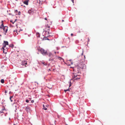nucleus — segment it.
Returning <instances> with one entry per match:
<instances>
[{
  "label": "nucleus",
  "instance_id": "f257e3e1",
  "mask_svg": "<svg viewBox=\"0 0 125 125\" xmlns=\"http://www.w3.org/2000/svg\"><path fill=\"white\" fill-rule=\"evenodd\" d=\"M49 56L50 58L49 59V60L51 62L54 61V62H56L57 61V59H59L62 61H63V59L62 58L58 57L56 55H53L51 53H50L49 54Z\"/></svg>",
  "mask_w": 125,
  "mask_h": 125
},
{
  "label": "nucleus",
  "instance_id": "f03ea898",
  "mask_svg": "<svg viewBox=\"0 0 125 125\" xmlns=\"http://www.w3.org/2000/svg\"><path fill=\"white\" fill-rule=\"evenodd\" d=\"M83 56L84 58L82 60V61H81L80 62L78 65L79 67L81 68L82 69H85L86 68V65L84 63V61L85 59V56L84 55Z\"/></svg>",
  "mask_w": 125,
  "mask_h": 125
},
{
  "label": "nucleus",
  "instance_id": "7ed1b4c3",
  "mask_svg": "<svg viewBox=\"0 0 125 125\" xmlns=\"http://www.w3.org/2000/svg\"><path fill=\"white\" fill-rule=\"evenodd\" d=\"M8 42L7 41H4V43L3 44V47L2 48L3 49V52L5 53H6L7 50V48L6 47V45H8Z\"/></svg>",
  "mask_w": 125,
  "mask_h": 125
},
{
  "label": "nucleus",
  "instance_id": "20e7f679",
  "mask_svg": "<svg viewBox=\"0 0 125 125\" xmlns=\"http://www.w3.org/2000/svg\"><path fill=\"white\" fill-rule=\"evenodd\" d=\"M39 51L43 55H49V54L50 53L47 54V51L45 50L44 49H41L39 50Z\"/></svg>",
  "mask_w": 125,
  "mask_h": 125
},
{
  "label": "nucleus",
  "instance_id": "39448f33",
  "mask_svg": "<svg viewBox=\"0 0 125 125\" xmlns=\"http://www.w3.org/2000/svg\"><path fill=\"white\" fill-rule=\"evenodd\" d=\"M50 26H48L47 25L46 26V27L44 29V32L45 31L46 32H47V34H49V31L50 30Z\"/></svg>",
  "mask_w": 125,
  "mask_h": 125
},
{
  "label": "nucleus",
  "instance_id": "423d86ee",
  "mask_svg": "<svg viewBox=\"0 0 125 125\" xmlns=\"http://www.w3.org/2000/svg\"><path fill=\"white\" fill-rule=\"evenodd\" d=\"M2 29H3V31L5 32V33L7 32L8 30V27L7 26H3Z\"/></svg>",
  "mask_w": 125,
  "mask_h": 125
},
{
  "label": "nucleus",
  "instance_id": "0eeeda50",
  "mask_svg": "<svg viewBox=\"0 0 125 125\" xmlns=\"http://www.w3.org/2000/svg\"><path fill=\"white\" fill-rule=\"evenodd\" d=\"M25 110L27 112H28L30 111L31 110V108L29 106H27L25 109Z\"/></svg>",
  "mask_w": 125,
  "mask_h": 125
},
{
  "label": "nucleus",
  "instance_id": "6e6552de",
  "mask_svg": "<svg viewBox=\"0 0 125 125\" xmlns=\"http://www.w3.org/2000/svg\"><path fill=\"white\" fill-rule=\"evenodd\" d=\"M28 13L30 14H32L33 13V10L32 9H30L28 11Z\"/></svg>",
  "mask_w": 125,
  "mask_h": 125
},
{
  "label": "nucleus",
  "instance_id": "1a4fd4ad",
  "mask_svg": "<svg viewBox=\"0 0 125 125\" xmlns=\"http://www.w3.org/2000/svg\"><path fill=\"white\" fill-rule=\"evenodd\" d=\"M29 1V0H26L24 1H23V3L27 5H28V3Z\"/></svg>",
  "mask_w": 125,
  "mask_h": 125
},
{
  "label": "nucleus",
  "instance_id": "9d476101",
  "mask_svg": "<svg viewBox=\"0 0 125 125\" xmlns=\"http://www.w3.org/2000/svg\"><path fill=\"white\" fill-rule=\"evenodd\" d=\"M27 64V62L25 61H23L21 62V64L23 65H24L25 64Z\"/></svg>",
  "mask_w": 125,
  "mask_h": 125
},
{
  "label": "nucleus",
  "instance_id": "9b49d317",
  "mask_svg": "<svg viewBox=\"0 0 125 125\" xmlns=\"http://www.w3.org/2000/svg\"><path fill=\"white\" fill-rule=\"evenodd\" d=\"M41 64H42L44 65H47V63H46L45 62H41Z\"/></svg>",
  "mask_w": 125,
  "mask_h": 125
},
{
  "label": "nucleus",
  "instance_id": "f8f14e48",
  "mask_svg": "<svg viewBox=\"0 0 125 125\" xmlns=\"http://www.w3.org/2000/svg\"><path fill=\"white\" fill-rule=\"evenodd\" d=\"M77 76H78V77L77 78H75V80H78V79H79L80 78V77L79 76H78L77 75Z\"/></svg>",
  "mask_w": 125,
  "mask_h": 125
},
{
  "label": "nucleus",
  "instance_id": "ddd939ff",
  "mask_svg": "<svg viewBox=\"0 0 125 125\" xmlns=\"http://www.w3.org/2000/svg\"><path fill=\"white\" fill-rule=\"evenodd\" d=\"M43 109H44V110H47V108L45 107V106L43 104Z\"/></svg>",
  "mask_w": 125,
  "mask_h": 125
},
{
  "label": "nucleus",
  "instance_id": "4468645a",
  "mask_svg": "<svg viewBox=\"0 0 125 125\" xmlns=\"http://www.w3.org/2000/svg\"><path fill=\"white\" fill-rule=\"evenodd\" d=\"M14 46V45L13 44H10L9 45V46L10 47H11L12 48H13Z\"/></svg>",
  "mask_w": 125,
  "mask_h": 125
},
{
  "label": "nucleus",
  "instance_id": "2eb2a0df",
  "mask_svg": "<svg viewBox=\"0 0 125 125\" xmlns=\"http://www.w3.org/2000/svg\"><path fill=\"white\" fill-rule=\"evenodd\" d=\"M48 40L49 39L46 37H44L43 38V40Z\"/></svg>",
  "mask_w": 125,
  "mask_h": 125
},
{
  "label": "nucleus",
  "instance_id": "dca6fc26",
  "mask_svg": "<svg viewBox=\"0 0 125 125\" xmlns=\"http://www.w3.org/2000/svg\"><path fill=\"white\" fill-rule=\"evenodd\" d=\"M0 82L1 83H3L4 82V80L3 79H2L1 80Z\"/></svg>",
  "mask_w": 125,
  "mask_h": 125
},
{
  "label": "nucleus",
  "instance_id": "f3484780",
  "mask_svg": "<svg viewBox=\"0 0 125 125\" xmlns=\"http://www.w3.org/2000/svg\"><path fill=\"white\" fill-rule=\"evenodd\" d=\"M4 26V25H3V23H2V24H1V26L0 27V28H3V26Z\"/></svg>",
  "mask_w": 125,
  "mask_h": 125
},
{
  "label": "nucleus",
  "instance_id": "a211bd4d",
  "mask_svg": "<svg viewBox=\"0 0 125 125\" xmlns=\"http://www.w3.org/2000/svg\"><path fill=\"white\" fill-rule=\"evenodd\" d=\"M69 87H70L72 85L71 82L70 81L69 82Z\"/></svg>",
  "mask_w": 125,
  "mask_h": 125
},
{
  "label": "nucleus",
  "instance_id": "6ab92c4d",
  "mask_svg": "<svg viewBox=\"0 0 125 125\" xmlns=\"http://www.w3.org/2000/svg\"><path fill=\"white\" fill-rule=\"evenodd\" d=\"M77 76V75L76 74H74L73 75V77L74 78H75Z\"/></svg>",
  "mask_w": 125,
  "mask_h": 125
},
{
  "label": "nucleus",
  "instance_id": "aec40b11",
  "mask_svg": "<svg viewBox=\"0 0 125 125\" xmlns=\"http://www.w3.org/2000/svg\"><path fill=\"white\" fill-rule=\"evenodd\" d=\"M37 37H40V35L39 33H37Z\"/></svg>",
  "mask_w": 125,
  "mask_h": 125
},
{
  "label": "nucleus",
  "instance_id": "412c9836",
  "mask_svg": "<svg viewBox=\"0 0 125 125\" xmlns=\"http://www.w3.org/2000/svg\"><path fill=\"white\" fill-rule=\"evenodd\" d=\"M12 97H13L12 96H10V101L11 102H12V100H11V98H12Z\"/></svg>",
  "mask_w": 125,
  "mask_h": 125
},
{
  "label": "nucleus",
  "instance_id": "4be33fe9",
  "mask_svg": "<svg viewBox=\"0 0 125 125\" xmlns=\"http://www.w3.org/2000/svg\"><path fill=\"white\" fill-rule=\"evenodd\" d=\"M26 102L27 103H28L29 102V100H26Z\"/></svg>",
  "mask_w": 125,
  "mask_h": 125
},
{
  "label": "nucleus",
  "instance_id": "5701e85b",
  "mask_svg": "<svg viewBox=\"0 0 125 125\" xmlns=\"http://www.w3.org/2000/svg\"><path fill=\"white\" fill-rule=\"evenodd\" d=\"M88 42H89L90 40L89 38H88Z\"/></svg>",
  "mask_w": 125,
  "mask_h": 125
},
{
  "label": "nucleus",
  "instance_id": "b1692460",
  "mask_svg": "<svg viewBox=\"0 0 125 125\" xmlns=\"http://www.w3.org/2000/svg\"><path fill=\"white\" fill-rule=\"evenodd\" d=\"M31 103H34V101L33 100H32L31 101Z\"/></svg>",
  "mask_w": 125,
  "mask_h": 125
},
{
  "label": "nucleus",
  "instance_id": "393cba45",
  "mask_svg": "<svg viewBox=\"0 0 125 125\" xmlns=\"http://www.w3.org/2000/svg\"><path fill=\"white\" fill-rule=\"evenodd\" d=\"M46 107H48L49 106V105L48 104H47L46 105Z\"/></svg>",
  "mask_w": 125,
  "mask_h": 125
},
{
  "label": "nucleus",
  "instance_id": "a878e982",
  "mask_svg": "<svg viewBox=\"0 0 125 125\" xmlns=\"http://www.w3.org/2000/svg\"><path fill=\"white\" fill-rule=\"evenodd\" d=\"M16 32V33H17V31L16 30L15 31V30H14L13 31V32Z\"/></svg>",
  "mask_w": 125,
  "mask_h": 125
},
{
  "label": "nucleus",
  "instance_id": "bb28decb",
  "mask_svg": "<svg viewBox=\"0 0 125 125\" xmlns=\"http://www.w3.org/2000/svg\"><path fill=\"white\" fill-rule=\"evenodd\" d=\"M5 93H7V91H6V90H5Z\"/></svg>",
  "mask_w": 125,
  "mask_h": 125
},
{
  "label": "nucleus",
  "instance_id": "cd10ccee",
  "mask_svg": "<svg viewBox=\"0 0 125 125\" xmlns=\"http://www.w3.org/2000/svg\"><path fill=\"white\" fill-rule=\"evenodd\" d=\"M66 90V91H69V89H68Z\"/></svg>",
  "mask_w": 125,
  "mask_h": 125
},
{
  "label": "nucleus",
  "instance_id": "c85d7f7f",
  "mask_svg": "<svg viewBox=\"0 0 125 125\" xmlns=\"http://www.w3.org/2000/svg\"><path fill=\"white\" fill-rule=\"evenodd\" d=\"M20 12H18V15H20Z\"/></svg>",
  "mask_w": 125,
  "mask_h": 125
},
{
  "label": "nucleus",
  "instance_id": "c756f323",
  "mask_svg": "<svg viewBox=\"0 0 125 125\" xmlns=\"http://www.w3.org/2000/svg\"><path fill=\"white\" fill-rule=\"evenodd\" d=\"M3 113V112H2L0 111V114H1Z\"/></svg>",
  "mask_w": 125,
  "mask_h": 125
},
{
  "label": "nucleus",
  "instance_id": "7c9ffc66",
  "mask_svg": "<svg viewBox=\"0 0 125 125\" xmlns=\"http://www.w3.org/2000/svg\"><path fill=\"white\" fill-rule=\"evenodd\" d=\"M64 91H65V92H66L67 91H66V90H64Z\"/></svg>",
  "mask_w": 125,
  "mask_h": 125
},
{
  "label": "nucleus",
  "instance_id": "2f4dec72",
  "mask_svg": "<svg viewBox=\"0 0 125 125\" xmlns=\"http://www.w3.org/2000/svg\"><path fill=\"white\" fill-rule=\"evenodd\" d=\"M71 36H73V33H71Z\"/></svg>",
  "mask_w": 125,
  "mask_h": 125
},
{
  "label": "nucleus",
  "instance_id": "473e14b6",
  "mask_svg": "<svg viewBox=\"0 0 125 125\" xmlns=\"http://www.w3.org/2000/svg\"><path fill=\"white\" fill-rule=\"evenodd\" d=\"M83 51L82 53V54H81L82 55H83Z\"/></svg>",
  "mask_w": 125,
  "mask_h": 125
},
{
  "label": "nucleus",
  "instance_id": "72a5a7b5",
  "mask_svg": "<svg viewBox=\"0 0 125 125\" xmlns=\"http://www.w3.org/2000/svg\"><path fill=\"white\" fill-rule=\"evenodd\" d=\"M17 12V10H15V12Z\"/></svg>",
  "mask_w": 125,
  "mask_h": 125
},
{
  "label": "nucleus",
  "instance_id": "f704fd0d",
  "mask_svg": "<svg viewBox=\"0 0 125 125\" xmlns=\"http://www.w3.org/2000/svg\"><path fill=\"white\" fill-rule=\"evenodd\" d=\"M72 1L73 2V1H74V0H72Z\"/></svg>",
  "mask_w": 125,
  "mask_h": 125
},
{
  "label": "nucleus",
  "instance_id": "c9c22d12",
  "mask_svg": "<svg viewBox=\"0 0 125 125\" xmlns=\"http://www.w3.org/2000/svg\"><path fill=\"white\" fill-rule=\"evenodd\" d=\"M45 20H47V19L46 18H45Z\"/></svg>",
  "mask_w": 125,
  "mask_h": 125
},
{
  "label": "nucleus",
  "instance_id": "e433bc0d",
  "mask_svg": "<svg viewBox=\"0 0 125 125\" xmlns=\"http://www.w3.org/2000/svg\"><path fill=\"white\" fill-rule=\"evenodd\" d=\"M16 20H15V21H14V22H13V23H13H13H14V22L16 21Z\"/></svg>",
  "mask_w": 125,
  "mask_h": 125
},
{
  "label": "nucleus",
  "instance_id": "4c0bfd02",
  "mask_svg": "<svg viewBox=\"0 0 125 125\" xmlns=\"http://www.w3.org/2000/svg\"><path fill=\"white\" fill-rule=\"evenodd\" d=\"M62 22H63V21H64L63 20H62Z\"/></svg>",
  "mask_w": 125,
  "mask_h": 125
},
{
  "label": "nucleus",
  "instance_id": "58836bf2",
  "mask_svg": "<svg viewBox=\"0 0 125 125\" xmlns=\"http://www.w3.org/2000/svg\"><path fill=\"white\" fill-rule=\"evenodd\" d=\"M54 52L55 54L56 53V52Z\"/></svg>",
  "mask_w": 125,
  "mask_h": 125
},
{
  "label": "nucleus",
  "instance_id": "ea45409f",
  "mask_svg": "<svg viewBox=\"0 0 125 125\" xmlns=\"http://www.w3.org/2000/svg\"><path fill=\"white\" fill-rule=\"evenodd\" d=\"M2 23L3 22V21H2Z\"/></svg>",
  "mask_w": 125,
  "mask_h": 125
}]
</instances>
